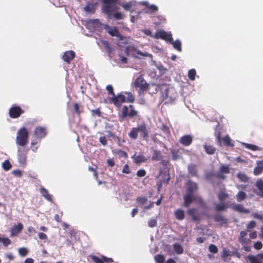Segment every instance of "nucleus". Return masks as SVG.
Wrapping results in <instances>:
<instances>
[{
    "label": "nucleus",
    "mask_w": 263,
    "mask_h": 263,
    "mask_svg": "<svg viewBox=\"0 0 263 263\" xmlns=\"http://www.w3.org/2000/svg\"><path fill=\"white\" fill-rule=\"evenodd\" d=\"M118 0H102L103 5L102 6V12L106 14L109 17L112 15L117 20H122L124 18V14L120 12H116L112 14V12L118 9L116 4Z\"/></svg>",
    "instance_id": "nucleus-1"
},
{
    "label": "nucleus",
    "mask_w": 263,
    "mask_h": 263,
    "mask_svg": "<svg viewBox=\"0 0 263 263\" xmlns=\"http://www.w3.org/2000/svg\"><path fill=\"white\" fill-rule=\"evenodd\" d=\"M139 138L143 140L147 141L149 137V131L147 129V126L145 123L138 124L137 127L132 128L130 132L128 133V136L132 140H136Z\"/></svg>",
    "instance_id": "nucleus-2"
},
{
    "label": "nucleus",
    "mask_w": 263,
    "mask_h": 263,
    "mask_svg": "<svg viewBox=\"0 0 263 263\" xmlns=\"http://www.w3.org/2000/svg\"><path fill=\"white\" fill-rule=\"evenodd\" d=\"M29 132L25 127H22L17 132L15 143L17 146H26L28 143Z\"/></svg>",
    "instance_id": "nucleus-3"
},
{
    "label": "nucleus",
    "mask_w": 263,
    "mask_h": 263,
    "mask_svg": "<svg viewBox=\"0 0 263 263\" xmlns=\"http://www.w3.org/2000/svg\"><path fill=\"white\" fill-rule=\"evenodd\" d=\"M138 110L133 105H124L122 109L121 114L119 116V120L122 121L127 117L133 118L138 116Z\"/></svg>",
    "instance_id": "nucleus-4"
},
{
    "label": "nucleus",
    "mask_w": 263,
    "mask_h": 263,
    "mask_svg": "<svg viewBox=\"0 0 263 263\" xmlns=\"http://www.w3.org/2000/svg\"><path fill=\"white\" fill-rule=\"evenodd\" d=\"M238 241L241 245L245 251L247 252L251 251L252 241L248 238L247 231L243 230L240 232L239 235L238 237Z\"/></svg>",
    "instance_id": "nucleus-5"
},
{
    "label": "nucleus",
    "mask_w": 263,
    "mask_h": 263,
    "mask_svg": "<svg viewBox=\"0 0 263 263\" xmlns=\"http://www.w3.org/2000/svg\"><path fill=\"white\" fill-rule=\"evenodd\" d=\"M29 148L26 146L17 147V156L20 164L25 165L26 164L27 156Z\"/></svg>",
    "instance_id": "nucleus-6"
},
{
    "label": "nucleus",
    "mask_w": 263,
    "mask_h": 263,
    "mask_svg": "<svg viewBox=\"0 0 263 263\" xmlns=\"http://www.w3.org/2000/svg\"><path fill=\"white\" fill-rule=\"evenodd\" d=\"M134 85L136 88H139L141 91H146L149 88V84L146 82L142 76H140L137 78L134 82Z\"/></svg>",
    "instance_id": "nucleus-7"
},
{
    "label": "nucleus",
    "mask_w": 263,
    "mask_h": 263,
    "mask_svg": "<svg viewBox=\"0 0 263 263\" xmlns=\"http://www.w3.org/2000/svg\"><path fill=\"white\" fill-rule=\"evenodd\" d=\"M24 112V110L16 105H13L9 109V115L12 119L18 118Z\"/></svg>",
    "instance_id": "nucleus-8"
},
{
    "label": "nucleus",
    "mask_w": 263,
    "mask_h": 263,
    "mask_svg": "<svg viewBox=\"0 0 263 263\" xmlns=\"http://www.w3.org/2000/svg\"><path fill=\"white\" fill-rule=\"evenodd\" d=\"M109 101L116 107L119 108L123 103L126 102V97L123 94L119 93L117 95H115L113 97L110 98Z\"/></svg>",
    "instance_id": "nucleus-9"
},
{
    "label": "nucleus",
    "mask_w": 263,
    "mask_h": 263,
    "mask_svg": "<svg viewBox=\"0 0 263 263\" xmlns=\"http://www.w3.org/2000/svg\"><path fill=\"white\" fill-rule=\"evenodd\" d=\"M104 28L111 36H116L120 40H123V36L120 34L116 27L110 26L108 24H105Z\"/></svg>",
    "instance_id": "nucleus-10"
},
{
    "label": "nucleus",
    "mask_w": 263,
    "mask_h": 263,
    "mask_svg": "<svg viewBox=\"0 0 263 263\" xmlns=\"http://www.w3.org/2000/svg\"><path fill=\"white\" fill-rule=\"evenodd\" d=\"M47 135L46 128L43 126L36 127L33 130V136L35 139L41 140Z\"/></svg>",
    "instance_id": "nucleus-11"
},
{
    "label": "nucleus",
    "mask_w": 263,
    "mask_h": 263,
    "mask_svg": "<svg viewBox=\"0 0 263 263\" xmlns=\"http://www.w3.org/2000/svg\"><path fill=\"white\" fill-rule=\"evenodd\" d=\"M154 37L156 39H161L169 42L172 41V34L167 33L163 30L157 31L154 35Z\"/></svg>",
    "instance_id": "nucleus-12"
},
{
    "label": "nucleus",
    "mask_w": 263,
    "mask_h": 263,
    "mask_svg": "<svg viewBox=\"0 0 263 263\" xmlns=\"http://www.w3.org/2000/svg\"><path fill=\"white\" fill-rule=\"evenodd\" d=\"M186 193L193 195L198 189V186L197 183L193 182L191 180H188L186 182Z\"/></svg>",
    "instance_id": "nucleus-13"
},
{
    "label": "nucleus",
    "mask_w": 263,
    "mask_h": 263,
    "mask_svg": "<svg viewBox=\"0 0 263 263\" xmlns=\"http://www.w3.org/2000/svg\"><path fill=\"white\" fill-rule=\"evenodd\" d=\"M141 4L145 7V12L146 13L152 14L158 11V7L156 5L149 4L147 2H143Z\"/></svg>",
    "instance_id": "nucleus-14"
},
{
    "label": "nucleus",
    "mask_w": 263,
    "mask_h": 263,
    "mask_svg": "<svg viewBox=\"0 0 263 263\" xmlns=\"http://www.w3.org/2000/svg\"><path fill=\"white\" fill-rule=\"evenodd\" d=\"M76 53L73 50H68L65 51L62 55L63 60L67 63L70 64L71 61L75 58Z\"/></svg>",
    "instance_id": "nucleus-15"
},
{
    "label": "nucleus",
    "mask_w": 263,
    "mask_h": 263,
    "mask_svg": "<svg viewBox=\"0 0 263 263\" xmlns=\"http://www.w3.org/2000/svg\"><path fill=\"white\" fill-rule=\"evenodd\" d=\"M23 225L19 222L17 225H14L10 229V236L13 237L18 235L23 230Z\"/></svg>",
    "instance_id": "nucleus-16"
},
{
    "label": "nucleus",
    "mask_w": 263,
    "mask_h": 263,
    "mask_svg": "<svg viewBox=\"0 0 263 263\" xmlns=\"http://www.w3.org/2000/svg\"><path fill=\"white\" fill-rule=\"evenodd\" d=\"M196 198L197 196L186 193L185 195L183 197V206L185 207H188L193 201L196 200Z\"/></svg>",
    "instance_id": "nucleus-17"
},
{
    "label": "nucleus",
    "mask_w": 263,
    "mask_h": 263,
    "mask_svg": "<svg viewBox=\"0 0 263 263\" xmlns=\"http://www.w3.org/2000/svg\"><path fill=\"white\" fill-rule=\"evenodd\" d=\"M230 207L234 211L240 213L248 214L250 213V210L245 208L241 204H232Z\"/></svg>",
    "instance_id": "nucleus-18"
},
{
    "label": "nucleus",
    "mask_w": 263,
    "mask_h": 263,
    "mask_svg": "<svg viewBox=\"0 0 263 263\" xmlns=\"http://www.w3.org/2000/svg\"><path fill=\"white\" fill-rule=\"evenodd\" d=\"M193 142V137L191 135H186L182 136L179 139V142L183 146H189Z\"/></svg>",
    "instance_id": "nucleus-19"
},
{
    "label": "nucleus",
    "mask_w": 263,
    "mask_h": 263,
    "mask_svg": "<svg viewBox=\"0 0 263 263\" xmlns=\"http://www.w3.org/2000/svg\"><path fill=\"white\" fill-rule=\"evenodd\" d=\"M213 218L215 222L219 223L220 225L227 224L228 221L227 218L219 213L214 215Z\"/></svg>",
    "instance_id": "nucleus-20"
},
{
    "label": "nucleus",
    "mask_w": 263,
    "mask_h": 263,
    "mask_svg": "<svg viewBox=\"0 0 263 263\" xmlns=\"http://www.w3.org/2000/svg\"><path fill=\"white\" fill-rule=\"evenodd\" d=\"M255 186L257 188V191H254V193L258 196L263 198V180L259 179L257 180Z\"/></svg>",
    "instance_id": "nucleus-21"
},
{
    "label": "nucleus",
    "mask_w": 263,
    "mask_h": 263,
    "mask_svg": "<svg viewBox=\"0 0 263 263\" xmlns=\"http://www.w3.org/2000/svg\"><path fill=\"white\" fill-rule=\"evenodd\" d=\"M97 4V2L95 3L88 2L85 7L84 8V9L87 12L94 13L96 10V7Z\"/></svg>",
    "instance_id": "nucleus-22"
},
{
    "label": "nucleus",
    "mask_w": 263,
    "mask_h": 263,
    "mask_svg": "<svg viewBox=\"0 0 263 263\" xmlns=\"http://www.w3.org/2000/svg\"><path fill=\"white\" fill-rule=\"evenodd\" d=\"M197 210L195 208L190 209L187 211V214L191 216L193 220L195 221H199L200 218L199 215L196 214Z\"/></svg>",
    "instance_id": "nucleus-23"
},
{
    "label": "nucleus",
    "mask_w": 263,
    "mask_h": 263,
    "mask_svg": "<svg viewBox=\"0 0 263 263\" xmlns=\"http://www.w3.org/2000/svg\"><path fill=\"white\" fill-rule=\"evenodd\" d=\"M132 158L134 159V163L137 164L145 162L147 160L146 158L142 155H136L135 154L132 156Z\"/></svg>",
    "instance_id": "nucleus-24"
},
{
    "label": "nucleus",
    "mask_w": 263,
    "mask_h": 263,
    "mask_svg": "<svg viewBox=\"0 0 263 263\" xmlns=\"http://www.w3.org/2000/svg\"><path fill=\"white\" fill-rule=\"evenodd\" d=\"M187 171L192 176H198V172L196 164L194 163L189 164L187 167Z\"/></svg>",
    "instance_id": "nucleus-25"
},
{
    "label": "nucleus",
    "mask_w": 263,
    "mask_h": 263,
    "mask_svg": "<svg viewBox=\"0 0 263 263\" xmlns=\"http://www.w3.org/2000/svg\"><path fill=\"white\" fill-rule=\"evenodd\" d=\"M203 148L206 154L209 155H213L216 152V148L211 145H208L207 144H204L203 145Z\"/></svg>",
    "instance_id": "nucleus-26"
},
{
    "label": "nucleus",
    "mask_w": 263,
    "mask_h": 263,
    "mask_svg": "<svg viewBox=\"0 0 263 263\" xmlns=\"http://www.w3.org/2000/svg\"><path fill=\"white\" fill-rule=\"evenodd\" d=\"M40 192L42 195L48 201H52V196L49 194L48 191L44 187L40 188Z\"/></svg>",
    "instance_id": "nucleus-27"
},
{
    "label": "nucleus",
    "mask_w": 263,
    "mask_h": 263,
    "mask_svg": "<svg viewBox=\"0 0 263 263\" xmlns=\"http://www.w3.org/2000/svg\"><path fill=\"white\" fill-rule=\"evenodd\" d=\"M162 158L161 153L160 151L155 149L153 151V155L152 157V160L153 161H159Z\"/></svg>",
    "instance_id": "nucleus-28"
},
{
    "label": "nucleus",
    "mask_w": 263,
    "mask_h": 263,
    "mask_svg": "<svg viewBox=\"0 0 263 263\" xmlns=\"http://www.w3.org/2000/svg\"><path fill=\"white\" fill-rule=\"evenodd\" d=\"M73 109L77 115H80L83 112V107L78 103L75 102L73 104Z\"/></svg>",
    "instance_id": "nucleus-29"
},
{
    "label": "nucleus",
    "mask_w": 263,
    "mask_h": 263,
    "mask_svg": "<svg viewBox=\"0 0 263 263\" xmlns=\"http://www.w3.org/2000/svg\"><path fill=\"white\" fill-rule=\"evenodd\" d=\"M228 208V206L224 203L215 204V210L216 212L226 211Z\"/></svg>",
    "instance_id": "nucleus-30"
},
{
    "label": "nucleus",
    "mask_w": 263,
    "mask_h": 263,
    "mask_svg": "<svg viewBox=\"0 0 263 263\" xmlns=\"http://www.w3.org/2000/svg\"><path fill=\"white\" fill-rule=\"evenodd\" d=\"M257 165L255 167L253 170V174L255 176L261 174L263 172V167L261 164L260 163V161L257 162Z\"/></svg>",
    "instance_id": "nucleus-31"
},
{
    "label": "nucleus",
    "mask_w": 263,
    "mask_h": 263,
    "mask_svg": "<svg viewBox=\"0 0 263 263\" xmlns=\"http://www.w3.org/2000/svg\"><path fill=\"white\" fill-rule=\"evenodd\" d=\"M175 216L177 219L182 220L184 218V212L182 210L177 209L175 212Z\"/></svg>",
    "instance_id": "nucleus-32"
},
{
    "label": "nucleus",
    "mask_w": 263,
    "mask_h": 263,
    "mask_svg": "<svg viewBox=\"0 0 263 263\" xmlns=\"http://www.w3.org/2000/svg\"><path fill=\"white\" fill-rule=\"evenodd\" d=\"M247 197V195L246 193L242 191L238 192L236 195V200L238 202H241L246 199Z\"/></svg>",
    "instance_id": "nucleus-33"
},
{
    "label": "nucleus",
    "mask_w": 263,
    "mask_h": 263,
    "mask_svg": "<svg viewBox=\"0 0 263 263\" xmlns=\"http://www.w3.org/2000/svg\"><path fill=\"white\" fill-rule=\"evenodd\" d=\"M171 43L174 48L177 50L178 51H181V43L179 40H176L175 41H173V39L172 38V41L170 42Z\"/></svg>",
    "instance_id": "nucleus-34"
},
{
    "label": "nucleus",
    "mask_w": 263,
    "mask_h": 263,
    "mask_svg": "<svg viewBox=\"0 0 263 263\" xmlns=\"http://www.w3.org/2000/svg\"><path fill=\"white\" fill-rule=\"evenodd\" d=\"M237 177L238 179L241 182H247L248 181V177L244 173L239 172L237 174Z\"/></svg>",
    "instance_id": "nucleus-35"
},
{
    "label": "nucleus",
    "mask_w": 263,
    "mask_h": 263,
    "mask_svg": "<svg viewBox=\"0 0 263 263\" xmlns=\"http://www.w3.org/2000/svg\"><path fill=\"white\" fill-rule=\"evenodd\" d=\"M173 248L175 252L178 254H181L183 252V249L181 245L179 243H175L173 245Z\"/></svg>",
    "instance_id": "nucleus-36"
},
{
    "label": "nucleus",
    "mask_w": 263,
    "mask_h": 263,
    "mask_svg": "<svg viewBox=\"0 0 263 263\" xmlns=\"http://www.w3.org/2000/svg\"><path fill=\"white\" fill-rule=\"evenodd\" d=\"M248 258L250 261V263H262L258 257V255H257V256L249 255L248 256Z\"/></svg>",
    "instance_id": "nucleus-37"
},
{
    "label": "nucleus",
    "mask_w": 263,
    "mask_h": 263,
    "mask_svg": "<svg viewBox=\"0 0 263 263\" xmlns=\"http://www.w3.org/2000/svg\"><path fill=\"white\" fill-rule=\"evenodd\" d=\"M223 142L224 144L228 146H233L234 144L231 143V139L230 137L228 135H226L222 139Z\"/></svg>",
    "instance_id": "nucleus-38"
},
{
    "label": "nucleus",
    "mask_w": 263,
    "mask_h": 263,
    "mask_svg": "<svg viewBox=\"0 0 263 263\" xmlns=\"http://www.w3.org/2000/svg\"><path fill=\"white\" fill-rule=\"evenodd\" d=\"M2 166L4 170L8 171L11 169L12 165L8 160H6L2 163Z\"/></svg>",
    "instance_id": "nucleus-39"
},
{
    "label": "nucleus",
    "mask_w": 263,
    "mask_h": 263,
    "mask_svg": "<svg viewBox=\"0 0 263 263\" xmlns=\"http://www.w3.org/2000/svg\"><path fill=\"white\" fill-rule=\"evenodd\" d=\"M228 196V194L223 191H221L217 195L218 199L221 202L223 201Z\"/></svg>",
    "instance_id": "nucleus-40"
},
{
    "label": "nucleus",
    "mask_w": 263,
    "mask_h": 263,
    "mask_svg": "<svg viewBox=\"0 0 263 263\" xmlns=\"http://www.w3.org/2000/svg\"><path fill=\"white\" fill-rule=\"evenodd\" d=\"M102 44L104 48L107 50V52L110 54L111 52V49L109 45V44L108 41L105 40H102L101 41Z\"/></svg>",
    "instance_id": "nucleus-41"
},
{
    "label": "nucleus",
    "mask_w": 263,
    "mask_h": 263,
    "mask_svg": "<svg viewBox=\"0 0 263 263\" xmlns=\"http://www.w3.org/2000/svg\"><path fill=\"white\" fill-rule=\"evenodd\" d=\"M196 74V71L195 69H191L189 70L188 77L190 80H191V81L194 80L195 79Z\"/></svg>",
    "instance_id": "nucleus-42"
},
{
    "label": "nucleus",
    "mask_w": 263,
    "mask_h": 263,
    "mask_svg": "<svg viewBox=\"0 0 263 263\" xmlns=\"http://www.w3.org/2000/svg\"><path fill=\"white\" fill-rule=\"evenodd\" d=\"M219 170L224 175L229 174L230 173V167L228 165H221L219 167Z\"/></svg>",
    "instance_id": "nucleus-43"
},
{
    "label": "nucleus",
    "mask_w": 263,
    "mask_h": 263,
    "mask_svg": "<svg viewBox=\"0 0 263 263\" xmlns=\"http://www.w3.org/2000/svg\"><path fill=\"white\" fill-rule=\"evenodd\" d=\"M121 6L126 11H130L134 6V4L132 2H129L126 4H121Z\"/></svg>",
    "instance_id": "nucleus-44"
},
{
    "label": "nucleus",
    "mask_w": 263,
    "mask_h": 263,
    "mask_svg": "<svg viewBox=\"0 0 263 263\" xmlns=\"http://www.w3.org/2000/svg\"><path fill=\"white\" fill-rule=\"evenodd\" d=\"M125 94L127 95L126 102L133 103L135 101V97L133 94L130 92H126Z\"/></svg>",
    "instance_id": "nucleus-45"
},
{
    "label": "nucleus",
    "mask_w": 263,
    "mask_h": 263,
    "mask_svg": "<svg viewBox=\"0 0 263 263\" xmlns=\"http://www.w3.org/2000/svg\"><path fill=\"white\" fill-rule=\"evenodd\" d=\"M38 142L35 141V139H33L31 140V148L34 152H36L38 149L39 145H37Z\"/></svg>",
    "instance_id": "nucleus-46"
},
{
    "label": "nucleus",
    "mask_w": 263,
    "mask_h": 263,
    "mask_svg": "<svg viewBox=\"0 0 263 263\" xmlns=\"http://www.w3.org/2000/svg\"><path fill=\"white\" fill-rule=\"evenodd\" d=\"M155 259L156 263H164L165 261V257L163 255L158 254L155 256Z\"/></svg>",
    "instance_id": "nucleus-47"
},
{
    "label": "nucleus",
    "mask_w": 263,
    "mask_h": 263,
    "mask_svg": "<svg viewBox=\"0 0 263 263\" xmlns=\"http://www.w3.org/2000/svg\"><path fill=\"white\" fill-rule=\"evenodd\" d=\"M256 226V222L255 221H254V220L250 221L246 226L247 230L246 231H247L248 232V231H250V230L255 228Z\"/></svg>",
    "instance_id": "nucleus-48"
},
{
    "label": "nucleus",
    "mask_w": 263,
    "mask_h": 263,
    "mask_svg": "<svg viewBox=\"0 0 263 263\" xmlns=\"http://www.w3.org/2000/svg\"><path fill=\"white\" fill-rule=\"evenodd\" d=\"M214 176L216 178L221 180H223L226 178V176L223 173L221 172L219 170L217 173L214 174Z\"/></svg>",
    "instance_id": "nucleus-49"
},
{
    "label": "nucleus",
    "mask_w": 263,
    "mask_h": 263,
    "mask_svg": "<svg viewBox=\"0 0 263 263\" xmlns=\"http://www.w3.org/2000/svg\"><path fill=\"white\" fill-rule=\"evenodd\" d=\"M209 250L211 253L215 254L218 252V248L217 247L213 244L210 245L209 247Z\"/></svg>",
    "instance_id": "nucleus-50"
},
{
    "label": "nucleus",
    "mask_w": 263,
    "mask_h": 263,
    "mask_svg": "<svg viewBox=\"0 0 263 263\" xmlns=\"http://www.w3.org/2000/svg\"><path fill=\"white\" fill-rule=\"evenodd\" d=\"M3 245L7 247L11 243V240L8 238H2L1 242Z\"/></svg>",
    "instance_id": "nucleus-51"
},
{
    "label": "nucleus",
    "mask_w": 263,
    "mask_h": 263,
    "mask_svg": "<svg viewBox=\"0 0 263 263\" xmlns=\"http://www.w3.org/2000/svg\"><path fill=\"white\" fill-rule=\"evenodd\" d=\"M115 153L121 157H124L125 158L127 157V153L125 151H123L121 149H117Z\"/></svg>",
    "instance_id": "nucleus-52"
},
{
    "label": "nucleus",
    "mask_w": 263,
    "mask_h": 263,
    "mask_svg": "<svg viewBox=\"0 0 263 263\" xmlns=\"http://www.w3.org/2000/svg\"><path fill=\"white\" fill-rule=\"evenodd\" d=\"M230 255L229 250L226 248H223L221 254V257L223 260H226L228 256Z\"/></svg>",
    "instance_id": "nucleus-53"
},
{
    "label": "nucleus",
    "mask_w": 263,
    "mask_h": 263,
    "mask_svg": "<svg viewBox=\"0 0 263 263\" xmlns=\"http://www.w3.org/2000/svg\"><path fill=\"white\" fill-rule=\"evenodd\" d=\"M161 129L165 135H168L170 134L169 127L165 124H162Z\"/></svg>",
    "instance_id": "nucleus-54"
},
{
    "label": "nucleus",
    "mask_w": 263,
    "mask_h": 263,
    "mask_svg": "<svg viewBox=\"0 0 263 263\" xmlns=\"http://www.w3.org/2000/svg\"><path fill=\"white\" fill-rule=\"evenodd\" d=\"M157 221L155 219H151L148 221V226L150 228H153L156 226Z\"/></svg>",
    "instance_id": "nucleus-55"
},
{
    "label": "nucleus",
    "mask_w": 263,
    "mask_h": 263,
    "mask_svg": "<svg viewBox=\"0 0 263 263\" xmlns=\"http://www.w3.org/2000/svg\"><path fill=\"white\" fill-rule=\"evenodd\" d=\"M91 112L92 116H97L98 117H100L101 116V112L99 108L92 109L91 110Z\"/></svg>",
    "instance_id": "nucleus-56"
},
{
    "label": "nucleus",
    "mask_w": 263,
    "mask_h": 263,
    "mask_svg": "<svg viewBox=\"0 0 263 263\" xmlns=\"http://www.w3.org/2000/svg\"><path fill=\"white\" fill-rule=\"evenodd\" d=\"M97 167H93L92 166H89L88 167V170L90 172H92L93 173V176L95 177L96 179H98V174L97 173Z\"/></svg>",
    "instance_id": "nucleus-57"
},
{
    "label": "nucleus",
    "mask_w": 263,
    "mask_h": 263,
    "mask_svg": "<svg viewBox=\"0 0 263 263\" xmlns=\"http://www.w3.org/2000/svg\"><path fill=\"white\" fill-rule=\"evenodd\" d=\"M195 201H196L200 206L202 207L205 206V203L201 197L197 196L196 200Z\"/></svg>",
    "instance_id": "nucleus-58"
},
{
    "label": "nucleus",
    "mask_w": 263,
    "mask_h": 263,
    "mask_svg": "<svg viewBox=\"0 0 263 263\" xmlns=\"http://www.w3.org/2000/svg\"><path fill=\"white\" fill-rule=\"evenodd\" d=\"M91 258L95 263H104L103 259H101L98 256H92Z\"/></svg>",
    "instance_id": "nucleus-59"
},
{
    "label": "nucleus",
    "mask_w": 263,
    "mask_h": 263,
    "mask_svg": "<svg viewBox=\"0 0 263 263\" xmlns=\"http://www.w3.org/2000/svg\"><path fill=\"white\" fill-rule=\"evenodd\" d=\"M19 254L23 256H26L28 254V250L25 248H21L18 250Z\"/></svg>",
    "instance_id": "nucleus-60"
},
{
    "label": "nucleus",
    "mask_w": 263,
    "mask_h": 263,
    "mask_svg": "<svg viewBox=\"0 0 263 263\" xmlns=\"http://www.w3.org/2000/svg\"><path fill=\"white\" fill-rule=\"evenodd\" d=\"M246 147L252 151H256L258 149V147L257 145L251 144H246Z\"/></svg>",
    "instance_id": "nucleus-61"
},
{
    "label": "nucleus",
    "mask_w": 263,
    "mask_h": 263,
    "mask_svg": "<svg viewBox=\"0 0 263 263\" xmlns=\"http://www.w3.org/2000/svg\"><path fill=\"white\" fill-rule=\"evenodd\" d=\"M106 89L107 90L108 94L111 95L112 97H113L115 95L113 87L111 85H107L106 87Z\"/></svg>",
    "instance_id": "nucleus-62"
},
{
    "label": "nucleus",
    "mask_w": 263,
    "mask_h": 263,
    "mask_svg": "<svg viewBox=\"0 0 263 263\" xmlns=\"http://www.w3.org/2000/svg\"><path fill=\"white\" fill-rule=\"evenodd\" d=\"M146 171L144 169H140L137 172V175L139 177H143L146 175Z\"/></svg>",
    "instance_id": "nucleus-63"
},
{
    "label": "nucleus",
    "mask_w": 263,
    "mask_h": 263,
    "mask_svg": "<svg viewBox=\"0 0 263 263\" xmlns=\"http://www.w3.org/2000/svg\"><path fill=\"white\" fill-rule=\"evenodd\" d=\"M136 200L141 204H144L146 202L147 199L146 197H138L137 198Z\"/></svg>",
    "instance_id": "nucleus-64"
}]
</instances>
